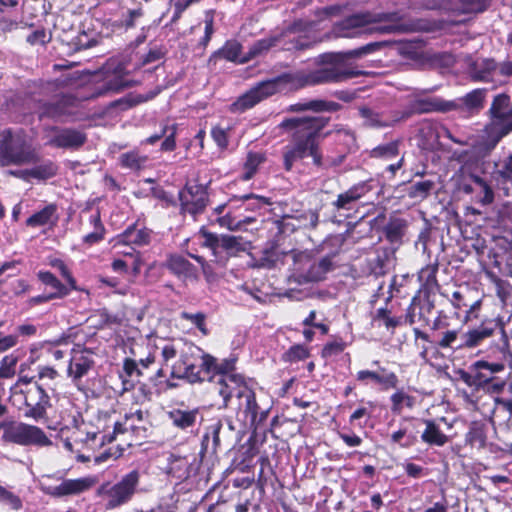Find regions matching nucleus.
Here are the masks:
<instances>
[{"label":"nucleus","instance_id":"obj_1","mask_svg":"<svg viewBox=\"0 0 512 512\" xmlns=\"http://www.w3.org/2000/svg\"><path fill=\"white\" fill-rule=\"evenodd\" d=\"M377 43H370L360 48L347 52H329L320 54L315 59L319 66L313 71H297L295 73H284L275 78L257 83L245 94L240 96L232 105L233 112H244L262 100L276 94L286 85L296 88L305 86L320 85L326 83H338L354 78L362 74L356 70L351 60L374 51Z\"/></svg>","mask_w":512,"mask_h":512},{"label":"nucleus","instance_id":"obj_2","mask_svg":"<svg viewBox=\"0 0 512 512\" xmlns=\"http://www.w3.org/2000/svg\"><path fill=\"white\" fill-rule=\"evenodd\" d=\"M328 122L329 118L307 116L287 118L279 124L290 136V142L282 152L286 171H291L296 162L308 156L312 136H319Z\"/></svg>","mask_w":512,"mask_h":512},{"label":"nucleus","instance_id":"obj_3","mask_svg":"<svg viewBox=\"0 0 512 512\" xmlns=\"http://www.w3.org/2000/svg\"><path fill=\"white\" fill-rule=\"evenodd\" d=\"M217 359L205 353L194 344H189L180 355L179 360L172 366L171 377L186 379L189 383H201L205 380H215Z\"/></svg>","mask_w":512,"mask_h":512},{"label":"nucleus","instance_id":"obj_4","mask_svg":"<svg viewBox=\"0 0 512 512\" xmlns=\"http://www.w3.org/2000/svg\"><path fill=\"white\" fill-rule=\"evenodd\" d=\"M219 395L223 399L222 408H229L235 398L237 416L243 417L245 422L249 421L251 425H255L263 420L264 415H261L258 419L259 406L256 402L255 393L248 387L243 377L226 378L220 383Z\"/></svg>","mask_w":512,"mask_h":512},{"label":"nucleus","instance_id":"obj_5","mask_svg":"<svg viewBox=\"0 0 512 512\" xmlns=\"http://www.w3.org/2000/svg\"><path fill=\"white\" fill-rule=\"evenodd\" d=\"M141 474L133 469L122 475L115 483L106 482L97 489V495L103 500L107 510L119 508L128 504L141 490Z\"/></svg>","mask_w":512,"mask_h":512},{"label":"nucleus","instance_id":"obj_6","mask_svg":"<svg viewBox=\"0 0 512 512\" xmlns=\"http://www.w3.org/2000/svg\"><path fill=\"white\" fill-rule=\"evenodd\" d=\"M399 20L398 13H358L346 17L335 25V32L342 37H350L349 30L362 28L369 24H378L369 29L370 32L390 34L402 31V26L394 22Z\"/></svg>","mask_w":512,"mask_h":512},{"label":"nucleus","instance_id":"obj_7","mask_svg":"<svg viewBox=\"0 0 512 512\" xmlns=\"http://www.w3.org/2000/svg\"><path fill=\"white\" fill-rule=\"evenodd\" d=\"M40 156L20 133L7 130L0 134V166L37 164Z\"/></svg>","mask_w":512,"mask_h":512},{"label":"nucleus","instance_id":"obj_8","mask_svg":"<svg viewBox=\"0 0 512 512\" xmlns=\"http://www.w3.org/2000/svg\"><path fill=\"white\" fill-rule=\"evenodd\" d=\"M490 123L485 127L487 141L493 148L512 131V102L510 96L501 93L494 97L489 108Z\"/></svg>","mask_w":512,"mask_h":512},{"label":"nucleus","instance_id":"obj_9","mask_svg":"<svg viewBox=\"0 0 512 512\" xmlns=\"http://www.w3.org/2000/svg\"><path fill=\"white\" fill-rule=\"evenodd\" d=\"M411 93L406 96L408 104L401 112L399 121L406 120L415 114H426L432 112H449L458 109L456 101H446L440 97H424L428 90L419 88L409 89Z\"/></svg>","mask_w":512,"mask_h":512},{"label":"nucleus","instance_id":"obj_10","mask_svg":"<svg viewBox=\"0 0 512 512\" xmlns=\"http://www.w3.org/2000/svg\"><path fill=\"white\" fill-rule=\"evenodd\" d=\"M313 27V23L304 20H296L286 29L276 33L278 47L284 51H304L313 47L316 41L307 34Z\"/></svg>","mask_w":512,"mask_h":512},{"label":"nucleus","instance_id":"obj_11","mask_svg":"<svg viewBox=\"0 0 512 512\" xmlns=\"http://www.w3.org/2000/svg\"><path fill=\"white\" fill-rule=\"evenodd\" d=\"M499 332L501 335V349H506L509 346V339L505 331V324L500 317L488 318L481 322V324L467 331L462 336V343L458 347L474 348L479 346L485 339L490 338Z\"/></svg>","mask_w":512,"mask_h":512},{"label":"nucleus","instance_id":"obj_12","mask_svg":"<svg viewBox=\"0 0 512 512\" xmlns=\"http://www.w3.org/2000/svg\"><path fill=\"white\" fill-rule=\"evenodd\" d=\"M292 257L296 266L295 270L299 271V277L305 283L321 281L333 269L331 256H325L319 261H313L309 253L293 251Z\"/></svg>","mask_w":512,"mask_h":512},{"label":"nucleus","instance_id":"obj_13","mask_svg":"<svg viewBox=\"0 0 512 512\" xmlns=\"http://www.w3.org/2000/svg\"><path fill=\"white\" fill-rule=\"evenodd\" d=\"M22 393L24 394V405L26 407L24 416L37 422L47 419V410L52 405L50 396L42 385L35 382Z\"/></svg>","mask_w":512,"mask_h":512},{"label":"nucleus","instance_id":"obj_14","mask_svg":"<svg viewBox=\"0 0 512 512\" xmlns=\"http://www.w3.org/2000/svg\"><path fill=\"white\" fill-rule=\"evenodd\" d=\"M3 437L6 441L24 446H49L52 444L41 428L25 423L8 427L5 429Z\"/></svg>","mask_w":512,"mask_h":512},{"label":"nucleus","instance_id":"obj_15","mask_svg":"<svg viewBox=\"0 0 512 512\" xmlns=\"http://www.w3.org/2000/svg\"><path fill=\"white\" fill-rule=\"evenodd\" d=\"M180 211L197 216L203 213L208 204V193L201 184H186L178 193Z\"/></svg>","mask_w":512,"mask_h":512},{"label":"nucleus","instance_id":"obj_16","mask_svg":"<svg viewBox=\"0 0 512 512\" xmlns=\"http://www.w3.org/2000/svg\"><path fill=\"white\" fill-rule=\"evenodd\" d=\"M94 366V352L91 349L81 347L74 348L71 352L67 376L71 378L75 385H78L81 379L88 375Z\"/></svg>","mask_w":512,"mask_h":512},{"label":"nucleus","instance_id":"obj_17","mask_svg":"<svg viewBox=\"0 0 512 512\" xmlns=\"http://www.w3.org/2000/svg\"><path fill=\"white\" fill-rule=\"evenodd\" d=\"M96 484L94 477L88 476L78 479H66L59 485H44L42 484V491L52 497H65L71 495H78L92 488Z\"/></svg>","mask_w":512,"mask_h":512},{"label":"nucleus","instance_id":"obj_18","mask_svg":"<svg viewBox=\"0 0 512 512\" xmlns=\"http://www.w3.org/2000/svg\"><path fill=\"white\" fill-rule=\"evenodd\" d=\"M163 266L182 282H197L199 279L197 267L181 254H169Z\"/></svg>","mask_w":512,"mask_h":512},{"label":"nucleus","instance_id":"obj_19","mask_svg":"<svg viewBox=\"0 0 512 512\" xmlns=\"http://www.w3.org/2000/svg\"><path fill=\"white\" fill-rule=\"evenodd\" d=\"M200 463L194 454L185 456L171 454L168 458V472L179 480H186L197 474Z\"/></svg>","mask_w":512,"mask_h":512},{"label":"nucleus","instance_id":"obj_20","mask_svg":"<svg viewBox=\"0 0 512 512\" xmlns=\"http://www.w3.org/2000/svg\"><path fill=\"white\" fill-rule=\"evenodd\" d=\"M356 379L364 384L370 380L380 385L383 390L394 389L399 383L398 376L384 367H380L378 371L360 370L357 372Z\"/></svg>","mask_w":512,"mask_h":512},{"label":"nucleus","instance_id":"obj_21","mask_svg":"<svg viewBox=\"0 0 512 512\" xmlns=\"http://www.w3.org/2000/svg\"><path fill=\"white\" fill-rule=\"evenodd\" d=\"M372 189L368 181L359 182L351 186L347 191L340 193L332 203L337 210H350L355 202L365 196Z\"/></svg>","mask_w":512,"mask_h":512},{"label":"nucleus","instance_id":"obj_22","mask_svg":"<svg viewBox=\"0 0 512 512\" xmlns=\"http://www.w3.org/2000/svg\"><path fill=\"white\" fill-rule=\"evenodd\" d=\"M86 141L84 133L74 129H64L59 131L49 141V145L57 148H79Z\"/></svg>","mask_w":512,"mask_h":512},{"label":"nucleus","instance_id":"obj_23","mask_svg":"<svg viewBox=\"0 0 512 512\" xmlns=\"http://www.w3.org/2000/svg\"><path fill=\"white\" fill-rule=\"evenodd\" d=\"M199 416L198 409L183 410L175 408L167 413V417L172 425L181 430H187L195 426Z\"/></svg>","mask_w":512,"mask_h":512},{"label":"nucleus","instance_id":"obj_24","mask_svg":"<svg viewBox=\"0 0 512 512\" xmlns=\"http://www.w3.org/2000/svg\"><path fill=\"white\" fill-rule=\"evenodd\" d=\"M84 214H88V224L92 231L83 237V243L91 246L104 239L105 228L101 222L100 211L98 209L92 211L90 209L83 210Z\"/></svg>","mask_w":512,"mask_h":512},{"label":"nucleus","instance_id":"obj_25","mask_svg":"<svg viewBox=\"0 0 512 512\" xmlns=\"http://www.w3.org/2000/svg\"><path fill=\"white\" fill-rule=\"evenodd\" d=\"M342 108L337 102L328 101L323 99H313L305 102H299L293 105H290L289 111L291 112H303V111H313V112H336Z\"/></svg>","mask_w":512,"mask_h":512},{"label":"nucleus","instance_id":"obj_26","mask_svg":"<svg viewBox=\"0 0 512 512\" xmlns=\"http://www.w3.org/2000/svg\"><path fill=\"white\" fill-rule=\"evenodd\" d=\"M37 278L43 285L50 288V291L48 293L53 295V297H55L56 299L65 298L73 290V289H71V287L68 284L67 285L63 284L50 271H43V270L38 271Z\"/></svg>","mask_w":512,"mask_h":512},{"label":"nucleus","instance_id":"obj_27","mask_svg":"<svg viewBox=\"0 0 512 512\" xmlns=\"http://www.w3.org/2000/svg\"><path fill=\"white\" fill-rule=\"evenodd\" d=\"M358 112L364 121V126L369 128H387L392 127L399 122V118L392 120L387 119L382 113H379L367 106L359 107Z\"/></svg>","mask_w":512,"mask_h":512},{"label":"nucleus","instance_id":"obj_28","mask_svg":"<svg viewBox=\"0 0 512 512\" xmlns=\"http://www.w3.org/2000/svg\"><path fill=\"white\" fill-rule=\"evenodd\" d=\"M57 205L49 204L42 210L34 213L26 220V225L29 227H40L49 225L53 227L58 222Z\"/></svg>","mask_w":512,"mask_h":512},{"label":"nucleus","instance_id":"obj_29","mask_svg":"<svg viewBox=\"0 0 512 512\" xmlns=\"http://www.w3.org/2000/svg\"><path fill=\"white\" fill-rule=\"evenodd\" d=\"M486 92V89H475L467 93L460 99V103L456 102L459 105L457 110L470 114L478 113L484 107Z\"/></svg>","mask_w":512,"mask_h":512},{"label":"nucleus","instance_id":"obj_30","mask_svg":"<svg viewBox=\"0 0 512 512\" xmlns=\"http://www.w3.org/2000/svg\"><path fill=\"white\" fill-rule=\"evenodd\" d=\"M425 430L421 434V440L430 446H444L448 442V436L444 434L434 420L422 419Z\"/></svg>","mask_w":512,"mask_h":512},{"label":"nucleus","instance_id":"obj_31","mask_svg":"<svg viewBox=\"0 0 512 512\" xmlns=\"http://www.w3.org/2000/svg\"><path fill=\"white\" fill-rule=\"evenodd\" d=\"M248 248V242L241 236L222 234L220 238L219 251H224L227 258L236 257L240 253L246 252Z\"/></svg>","mask_w":512,"mask_h":512},{"label":"nucleus","instance_id":"obj_32","mask_svg":"<svg viewBox=\"0 0 512 512\" xmlns=\"http://www.w3.org/2000/svg\"><path fill=\"white\" fill-rule=\"evenodd\" d=\"M450 8L458 14H474L484 12L490 0H446Z\"/></svg>","mask_w":512,"mask_h":512},{"label":"nucleus","instance_id":"obj_33","mask_svg":"<svg viewBox=\"0 0 512 512\" xmlns=\"http://www.w3.org/2000/svg\"><path fill=\"white\" fill-rule=\"evenodd\" d=\"M496 68V63L492 59L481 58L473 61L469 65V74L474 81H488L491 72Z\"/></svg>","mask_w":512,"mask_h":512},{"label":"nucleus","instance_id":"obj_34","mask_svg":"<svg viewBox=\"0 0 512 512\" xmlns=\"http://www.w3.org/2000/svg\"><path fill=\"white\" fill-rule=\"evenodd\" d=\"M273 47H278V39L276 34L270 35L267 38H263L256 41L250 47L247 55L241 58L240 63H246L255 57L263 55Z\"/></svg>","mask_w":512,"mask_h":512},{"label":"nucleus","instance_id":"obj_35","mask_svg":"<svg viewBox=\"0 0 512 512\" xmlns=\"http://www.w3.org/2000/svg\"><path fill=\"white\" fill-rule=\"evenodd\" d=\"M437 271L438 263L428 264L419 271L418 280L425 292L430 293L438 288L439 285L436 278Z\"/></svg>","mask_w":512,"mask_h":512},{"label":"nucleus","instance_id":"obj_36","mask_svg":"<svg viewBox=\"0 0 512 512\" xmlns=\"http://www.w3.org/2000/svg\"><path fill=\"white\" fill-rule=\"evenodd\" d=\"M70 102V98L67 96H62L59 100L55 102H47L44 103L39 112L40 118L49 117V118H58L64 115L67 111V106Z\"/></svg>","mask_w":512,"mask_h":512},{"label":"nucleus","instance_id":"obj_37","mask_svg":"<svg viewBox=\"0 0 512 512\" xmlns=\"http://www.w3.org/2000/svg\"><path fill=\"white\" fill-rule=\"evenodd\" d=\"M123 238L127 243L144 246L150 243L151 231L147 228L138 229L135 226H130L124 231Z\"/></svg>","mask_w":512,"mask_h":512},{"label":"nucleus","instance_id":"obj_38","mask_svg":"<svg viewBox=\"0 0 512 512\" xmlns=\"http://www.w3.org/2000/svg\"><path fill=\"white\" fill-rule=\"evenodd\" d=\"M399 144L398 140L380 144L369 152V156L370 158L386 161L393 159L399 155Z\"/></svg>","mask_w":512,"mask_h":512},{"label":"nucleus","instance_id":"obj_39","mask_svg":"<svg viewBox=\"0 0 512 512\" xmlns=\"http://www.w3.org/2000/svg\"><path fill=\"white\" fill-rule=\"evenodd\" d=\"M486 441L485 426L481 423L473 422L466 434V442L472 447L483 449L486 446Z\"/></svg>","mask_w":512,"mask_h":512},{"label":"nucleus","instance_id":"obj_40","mask_svg":"<svg viewBox=\"0 0 512 512\" xmlns=\"http://www.w3.org/2000/svg\"><path fill=\"white\" fill-rule=\"evenodd\" d=\"M147 161L148 157L140 154L137 150L123 153L119 157L121 166L130 170H140L144 168Z\"/></svg>","mask_w":512,"mask_h":512},{"label":"nucleus","instance_id":"obj_41","mask_svg":"<svg viewBox=\"0 0 512 512\" xmlns=\"http://www.w3.org/2000/svg\"><path fill=\"white\" fill-rule=\"evenodd\" d=\"M434 187L435 183L432 180L415 182L407 188V196L410 199L422 201L430 195Z\"/></svg>","mask_w":512,"mask_h":512},{"label":"nucleus","instance_id":"obj_42","mask_svg":"<svg viewBox=\"0 0 512 512\" xmlns=\"http://www.w3.org/2000/svg\"><path fill=\"white\" fill-rule=\"evenodd\" d=\"M58 172V166L51 160H45L30 168L31 178L45 181L54 177Z\"/></svg>","mask_w":512,"mask_h":512},{"label":"nucleus","instance_id":"obj_43","mask_svg":"<svg viewBox=\"0 0 512 512\" xmlns=\"http://www.w3.org/2000/svg\"><path fill=\"white\" fill-rule=\"evenodd\" d=\"M238 200H241L243 202L245 201H253L251 203V207L253 209L255 208H261L263 207L264 205H267L269 204V200L263 196H259V195H256V194H244L242 196H233L232 198L229 199L228 201V204L234 202V201H238ZM227 206V203L225 204H221L219 206H217L215 209H214V213L217 214V215H220L224 212V209L225 207Z\"/></svg>","mask_w":512,"mask_h":512},{"label":"nucleus","instance_id":"obj_44","mask_svg":"<svg viewBox=\"0 0 512 512\" xmlns=\"http://www.w3.org/2000/svg\"><path fill=\"white\" fill-rule=\"evenodd\" d=\"M406 221L403 219H393L384 227V233L391 243L400 242L405 234Z\"/></svg>","mask_w":512,"mask_h":512},{"label":"nucleus","instance_id":"obj_45","mask_svg":"<svg viewBox=\"0 0 512 512\" xmlns=\"http://www.w3.org/2000/svg\"><path fill=\"white\" fill-rule=\"evenodd\" d=\"M391 411L394 414H401L403 407L413 408L415 405V398L408 395L403 390H397L390 396Z\"/></svg>","mask_w":512,"mask_h":512},{"label":"nucleus","instance_id":"obj_46","mask_svg":"<svg viewBox=\"0 0 512 512\" xmlns=\"http://www.w3.org/2000/svg\"><path fill=\"white\" fill-rule=\"evenodd\" d=\"M234 361L225 359L221 363L216 362L215 368V389L219 393L220 383H222L228 377H241L240 375L233 374Z\"/></svg>","mask_w":512,"mask_h":512},{"label":"nucleus","instance_id":"obj_47","mask_svg":"<svg viewBox=\"0 0 512 512\" xmlns=\"http://www.w3.org/2000/svg\"><path fill=\"white\" fill-rule=\"evenodd\" d=\"M242 46L236 40H228L225 45L214 53V57H221L228 61L236 62L239 59L241 53Z\"/></svg>","mask_w":512,"mask_h":512},{"label":"nucleus","instance_id":"obj_48","mask_svg":"<svg viewBox=\"0 0 512 512\" xmlns=\"http://www.w3.org/2000/svg\"><path fill=\"white\" fill-rule=\"evenodd\" d=\"M108 89H110L112 95L115 93L122 92L123 90L133 87L135 82L125 78L122 73H113L105 78Z\"/></svg>","mask_w":512,"mask_h":512},{"label":"nucleus","instance_id":"obj_49","mask_svg":"<svg viewBox=\"0 0 512 512\" xmlns=\"http://www.w3.org/2000/svg\"><path fill=\"white\" fill-rule=\"evenodd\" d=\"M223 427L222 421L217 419L213 423H211L207 429L206 433L203 436L202 439V446L205 450L209 447V440L212 438V448L213 450H216L217 447L220 445V431Z\"/></svg>","mask_w":512,"mask_h":512},{"label":"nucleus","instance_id":"obj_50","mask_svg":"<svg viewBox=\"0 0 512 512\" xmlns=\"http://www.w3.org/2000/svg\"><path fill=\"white\" fill-rule=\"evenodd\" d=\"M180 318L182 320L188 321L190 324L196 327L201 332L202 335L206 336L209 334V330L206 325L207 316L205 313L200 311L195 313L182 311L180 313Z\"/></svg>","mask_w":512,"mask_h":512},{"label":"nucleus","instance_id":"obj_51","mask_svg":"<svg viewBox=\"0 0 512 512\" xmlns=\"http://www.w3.org/2000/svg\"><path fill=\"white\" fill-rule=\"evenodd\" d=\"M19 360V354L17 351L6 355L0 362V378L8 379L15 375V367Z\"/></svg>","mask_w":512,"mask_h":512},{"label":"nucleus","instance_id":"obj_52","mask_svg":"<svg viewBox=\"0 0 512 512\" xmlns=\"http://www.w3.org/2000/svg\"><path fill=\"white\" fill-rule=\"evenodd\" d=\"M468 179L473 184V186L476 188V190H479V192L484 194V196L481 200L482 203L488 204L493 201V198H494L493 191L483 178H481L478 175L471 174V175H469Z\"/></svg>","mask_w":512,"mask_h":512},{"label":"nucleus","instance_id":"obj_53","mask_svg":"<svg viewBox=\"0 0 512 512\" xmlns=\"http://www.w3.org/2000/svg\"><path fill=\"white\" fill-rule=\"evenodd\" d=\"M494 418L499 420L512 414V399H504L501 397L494 398V408L492 410Z\"/></svg>","mask_w":512,"mask_h":512},{"label":"nucleus","instance_id":"obj_54","mask_svg":"<svg viewBox=\"0 0 512 512\" xmlns=\"http://www.w3.org/2000/svg\"><path fill=\"white\" fill-rule=\"evenodd\" d=\"M200 234L204 239L203 246L209 248L212 251L214 257L218 260L220 238L222 235L209 232L205 229H201ZM218 261L222 262V259H219ZM223 263H225V261H223Z\"/></svg>","mask_w":512,"mask_h":512},{"label":"nucleus","instance_id":"obj_55","mask_svg":"<svg viewBox=\"0 0 512 512\" xmlns=\"http://www.w3.org/2000/svg\"><path fill=\"white\" fill-rule=\"evenodd\" d=\"M373 320L381 321L388 330H394L401 323V319L398 317H392L387 308L377 309Z\"/></svg>","mask_w":512,"mask_h":512},{"label":"nucleus","instance_id":"obj_56","mask_svg":"<svg viewBox=\"0 0 512 512\" xmlns=\"http://www.w3.org/2000/svg\"><path fill=\"white\" fill-rule=\"evenodd\" d=\"M264 161V156L259 153L250 152L247 155V159L244 165L245 174L244 180H249L255 174L258 166Z\"/></svg>","mask_w":512,"mask_h":512},{"label":"nucleus","instance_id":"obj_57","mask_svg":"<svg viewBox=\"0 0 512 512\" xmlns=\"http://www.w3.org/2000/svg\"><path fill=\"white\" fill-rule=\"evenodd\" d=\"M142 100L138 97H134L132 95H126L122 98H119L117 100H114L109 103L108 108L119 110V111H125L128 110L137 104L141 103Z\"/></svg>","mask_w":512,"mask_h":512},{"label":"nucleus","instance_id":"obj_58","mask_svg":"<svg viewBox=\"0 0 512 512\" xmlns=\"http://www.w3.org/2000/svg\"><path fill=\"white\" fill-rule=\"evenodd\" d=\"M49 264L60 271L61 276L66 280L67 284L71 287V289L78 290L76 280L72 276L70 270L68 269L63 260L55 258L52 259L49 262Z\"/></svg>","mask_w":512,"mask_h":512},{"label":"nucleus","instance_id":"obj_59","mask_svg":"<svg viewBox=\"0 0 512 512\" xmlns=\"http://www.w3.org/2000/svg\"><path fill=\"white\" fill-rule=\"evenodd\" d=\"M309 356V350L304 345H293L285 352L283 358L288 362L304 360Z\"/></svg>","mask_w":512,"mask_h":512},{"label":"nucleus","instance_id":"obj_60","mask_svg":"<svg viewBox=\"0 0 512 512\" xmlns=\"http://www.w3.org/2000/svg\"><path fill=\"white\" fill-rule=\"evenodd\" d=\"M297 219L304 228L315 229L319 223V212L309 209L299 214Z\"/></svg>","mask_w":512,"mask_h":512},{"label":"nucleus","instance_id":"obj_61","mask_svg":"<svg viewBox=\"0 0 512 512\" xmlns=\"http://www.w3.org/2000/svg\"><path fill=\"white\" fill-rule=\"evenodd\" d=\"M0 502L9 506L15 511H18L22 508L21 499L11 491H8L3 486H0Z\"/></svg>","mask_w":512,"mask_h":512},{"label":"nucleus","instance_id":"obj_62","mask_svg":"<svg viewBox=\"0 0 512 512\" xmlns=\"http://www.w3.org/2000/svg\"><path fill=\"white\" fill-rule=\"evenodd\" d=\"M390 441L393 444H399L401 447H410L416 442L414 435H408L407 430L399 429L390 435Z\"/></svg>","mask_w":512,"mask_h":512},{"label":"nucleus","instance_id":"obj_63","mask_svg":"<svg viewBox=\"0 0 512 512\" xmlns=\"http://www.w3.org/2000/svg\"><path fill=\"white\" fill-rule=\"evenodd\" d=\"M229 132L230 128H222L220 126H215L211 130V136L216 143V145L221 149L224 150L228 147L229 144Z\"/></svg>","mask_w":512,"mask_h":512},{"label":"nucleus","instance_id":"obj_64","mask_svg":"<svg viewBox=\"0 0 512 512\" xmlns=\"http://www.w3.org/2000/svg\"><path fill=\"white\" fill-rule=\"evenodd\" d=\"M493 283L496 287V295L497 297L504 303L510 296V284L506 280H503L497 276L493 277Z\"/></svg>","mask_w":512,"mask_h":512}]
</instances>
